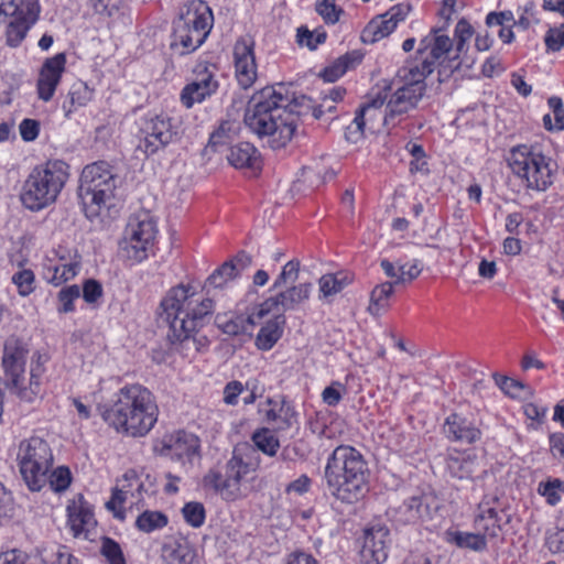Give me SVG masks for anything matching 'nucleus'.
Listing matches in <instances>:
<instances>
[{"label":"nucleus","instance_id":"f257e3e1","mask_svg":"<svg viewBox=\"0 0 564 564\" xmlns=\"http://www.w3.org/2000/svg\"><path fill=\"white\" fill-rule=\"evenodd\" d=\"M253 445L237 444L225 464L209 468L202 478L205 491L212 492L226 502H236L245 497L243 486L253 481L260 468L259 451L273 457L280 448V441L268 427L257 429L251 436Z\"/></svg>","mask_w":564,"mask_h":564},{"label":"nucleus","instance_id":"f03ea898","mask_svg":"<svg viewBox=\"0 0 564 564\" xmlns=\"http://www.w3.org/2000/svg\"><path fill=\"white\" fill-rule=\"evenodd\" d=\"M214 306V301L199 295L192 284L173 286L162 299V315L169 324L167 339L183 357L194 358L207 348V337H197V332L204 318L213 314Z\"/></svg>","mask_w":564,"mask_h":564},{"label":"nucleus","instance_id":"7ed1b4c3","mask_svg":"<svg viewBox=\"0 0 564 564\" xmlns=\"http://www.w3.org/2000/svg\"><path fill=\"white\" fill-rule=\"evenodd\" d=\"M102 421L118 434L133 438L147 436L159 420V405L154 393L139 382L126 383L110 402L99 404Z\"/></svg>","mask_w":564,"mask_h":564},{"label":"nucleus","instance_id":"20e7f679","mask_svg":"<svg viewBox=\"0 0 564 564\" xmlns=\"http://www.w3.org/2000/svg\"><path fill=\"white\" fill-rule=\"evenodd\" d=\"M274 86H267L251 97L245 122L259 137H267L269 147L284 148L293 138L299 117L289 108V97Z\"/></svg>","mask_w":564,"mask_h":564},{"label":"nucleus","instance_id":"39448f33","mask_svg":"<svg viewBox=\"0 0 564 564\" xmlns=\"http://www.w3.org/2000/svg\"><path fill=\"white\" fill-rule=\"evenodd\" d=\"M369 467L362 453L351 445L340 444L327 457L324 479L329 495L352 505L368 491Z\"/></svg>","mask_w":564,"mask_h":564},{"label":"nucleus","instance_id":"423d86ee","mask_svg":"<svg viewBox=\"0 0 564 564\" xmlns=\"http://www.w3.org/2000/svg\"><path fill=\"white\" fill-rule=\"evenodd\" d=\"M70 176V166L64 160L51 159L35 165L26 175L20 191L24 208L41 212L55 204Z\"/></svg>","mask_w":564,"mask_h":564},{"label":"nucleus","instance_id":"0eeeda50","mask_svg":"<svg viewBox=\"0 0 564 564\" xmlns=\"http://www.w3.org/2000/svg\"><path fill=\"white\" fill-rule=\"evenodd\" d=\"M214 28V12L204 0L187 1L174 19L171 50L178 55L197 51L208 39Z\"/></svg>","mask_w":564,"mask_h":564},{"label":"nucleus","instance_id":"6e6552de","mask_svg":"<svg viewBox=\"0 0 564 564\" xmlns=\"http://www.w3.org/2000/svg\"><path fill=\"white\" fill-rule=\"evenodd\" d=\"M508 166L528 189L545 192L553 184L555 163L541 143H521L509 150Z\"/></svg>","mask_w":564,"mask_h":564},{"label":"nucleus","instance_id":"1a4fd4ad","mask_svg":"<svg viewBox=\"0 0 564 564\" xmlns=\"http://www.w3.org/2000/svg\"><path fill=\"white\" fill-rule=\"evenodd\" d=\"M117 188L112 166L105 161L86 165L80 174L78 197L85 216L93 220L112 206Z\"/></svg>","mask_w":564,"mask_h":564},{"label":"nucleus","instance_id":"9d476101","mask_svg":"<svg viewBox=\"0 0 564 564\" xmlns=\"http://www.w3.org/2000/svg\"><path fill=\"white\" fill-rule=\"evenodd\" d=\"M508 522L509 520H503L502 510L480 503L473 518L474 532L449 528L444 532L443 539L458 549L481 553L487 551L489 541L499 539Z\"/></svg>","mask_w":564,"mask_h":564},{"label":"nucleus","instance_id":"9b49d317","mask_svg":"<svg viewBox=\"0 0 564 564\" xmlns=\"http://www.w3.org/2000/svg\"><path fill=\"white\" fill-rule=\"evenodd\" d=\"M15 460L28 488L40 491L46 482L54 460L50 444L35 435L23 438L18 445Z\"/></svg>","mask_w":564,"mask_h":564},{"label":"nucleus","instance_id":"f8f14e48","mask_svg":"<svg viewBox=\"0 0 564 564\" xmlns=\"http://www.w3.org/2000/svg\"><path fill=\"white\" fill-rule=\"evenodd\" d=\"M135 150L145 158L165 150L176 138L177 130L173 118L167 113L148 112L134 122Z\"/></svg>","mask_w":564,"mask_h":564},{"label":"nucleus","instance_id":"ddd939ff","mask_svg":"<svg viewBox=\"0 0 564 564\" xmlns=\"http://www.w3.org/2000/svg\"><path fill=\"white\" fill-rule=\"evenodd\" d=\"M153 486L150 475L143 476L135 469H128L121 478L117 480L116 487L111 490V497L106 502V508L112 512L113 517L119 520L126 518V503L131 507L144 506V498L149 495L150 488Z\"/></svg>","mask_w":564,"mask_h":564},{"label":"nucleus","instance_id":"4468645a","mask_svg":"<svg viewBox=\"0 0 564 564\" xmlns=\"http://www.w3.org/2000/svg\"><path fill=\"white\" fill-rule=\"evenodd\" d=\"M159 228L149 215L131 218L124 230L122 250L132 263H141L154 254Z\"/></svg>","mask_w":564,"mask_h":564},{"label":"nucleus","instance_id":"2eb2a0df","mask_svg":"<svg viewBox=\"0 0 564 564\" xmlns=\"http://www.w3.org/2000/svg\"><path fill=\"white\" fill-rule=\"evenodd\" d=\"M387 93H378L375 97L365 101L355 112V118L345 130V138L351 143L358 142L365 130L375 131L381 126L394 127L398 121L388 118Z\"/></svg>","mask_w":564,"mask_h":564},{"label":"nucleus","instance_id":"dca6fc26","mask_svg":"<svg viewBox=\"0 0 564 564\" xmlns=\"http://www.w3.org/2000/svg\"><path fill=\"white\" fill-rule=\"evenodd\" d=\"M444 28H432L430 33L420 42L417 50V63L408 67L416 68L419 74L427 77L437 66L449 64L452 57L453 41L446 34Z\"/></svg>","mask_w":564,"mask_h":564},{"label":"nucleus","instance_id":"f3484780","mask_svg":"<svg viewBox=\"0 0 564 564\" xmlns=\"http://www.w3.org/2000/svg\"><path fill=\"white\" fill-rule=\"evenodd\" d=\"M29 355L28 345L18 337H10L4 341L1 366L3 369L4 386L22 401V390H26L25 366Z\"/></svg>","mask_w":564,"mask_h":564},{"label":"nucleus","instance_id":"a211bd4d","mask_svg":"<svg viewBox=\"0 0 564 564\" xmlns=\"http://www.w3.org/2000/svg\"><path fill=\"white\" fill-rule=\"evenodd\" d=\"M402 72L404 84L390 94L386 101L388 118L393 121L416 108L426 90V77L419 74L416 68L404 67Z\"/></svg>","mask_w":564,"mask_h":564},{"label":"nucleus","instance_id":"6ab92c4d","mask_svg":"<svg viewBox=\"0 0 564 564\" xmlns=\"http://www.w3.org/2000/svg\"><path fill=\"white\" fill-rule=\"evenodd\" d=\"M217 66L208 62H198L180 94V101L186 109L193 108L213 97L219 89Z\"/></svg>","mask_w":564,"mask_h":564},{"label":"nucleus","instance_id":"aec40b11","mask_svg":"<svg viewBox=\"0 0 564 564\" xmlns=\"http://www.w3.org/2000/svg\"><path fill=\"white\" fill-rule=\"evenodd\" d=\"M79 270L80 256L76 250L61 245L48 250L41 263L43 280L53 286H61L73 280Z\"/></svg>","mask_w":564,"mask_h":564},{"label":"nucleus","instance_id":"412c9836","mask_svg":"<svg viewBox=\"0 0 564 564\" xmlns=\"http://www.w3.org/2000/svg\"><path fill=\"white\" fill-rule=\"evenodd\" d=\"M234 75L238 86L247 90L258 79L256 44L250 37L240 36L232 46Z\"/></svg>","mask_w":564,"mask_h":564},{"label":"nucleus","instance_id":"4be33fe9","mask_svg":"<svg viewBox=\"0 0 564 564\" xmlns=\"http://www.w3.org/2000/svg\"><path fill=\"white\" fill-rule=\"evenodd\" d=\"M97 520L94 507L83 494L76 495L66 506V528L75 539H89L96 529Z\"/></svg>","mask_w":564,"mask_h":564},{"label":"nucleus","instance_id":"5701e85b","mask_svg":"<svg viewBox=\"0 0 564 564\" xmlns=\"http://www.w3.org/2000/svg\"><path fill=\"white\" fill-rule=\"evenodd\" d=\"M312 284L300 283L270 296L258 304V316L265 317L270 314H283L296 310L310 299Z\"/></svg>","mask_w":564,"mask_h":564},{"label":"nucleus","instance_id":"b1692460","mask_svg":"<svg viewBox=\"0 0 564 564\" xmlns=\"http://www.w3.org/2000/svg\"><path fill=\"white\" fill-rule=\"evenodd\" d=\"M40 13L39 0H29L23 9L18 10L13 15H9L10 20L4 29L6 45L11 48L21 46L31 29L39 21Z\"/></svg>","mask_w":564,"mask_h":564},{"label":"nucleus","instance_id":"393cba45","mask_svg":"<svg viewBox=\"0 0 564 564\" xmlns=\"http://www.w3.org/2000/svg\"><path fill=\"white\" fill-rule=\"evenodd\" d=\"M66 54L63 52L44 61L36 80V93L39 99L47 102L54 97L66 69Z\"/></svg>","mask_w":564,"mask_h":564},{"label":"nucleus","instance_id":"a878e982","mask_svg":"<svg viewBox=\"0 0 564 564\" xmlns=\"http://www.w3.org/2000/svg\"><path fill=\"white\" fill-rule=\"evenodd\" d=\"M161 444V454L177 460L193 462L196 456H199L200 440L184 430L166 435Z\"/></svg>","mask_w":564,"mask_h":564},{"label":"nucleus","instance_id":"bb28decb","mask_svg":"<svg viewBox=\"0 0 564 564\" xmlns=\"http://www.w3.org/2000/svg\"><path fill=\"white\" fill-rule=\"evenodd\" d=\"M475 35V29L465 18L457 21L454 35H453V48L452 57L449 58V67L458 69L463 65L470 66L475 58L469 54L470 40Z\"/></svg>","mask_w":564,"mask_h":564},{"label":"nucleus","instance_id":"cd10ccee","mask_svg":"<svg viewBox=\"0 0 564 564\" xmlns=\"http://www.w3.org/2000/svg\"><path fill=\"white\" fill-rule=\"evenodd\" d=\"M388 530L371 528L365 530L364 542L359 552L362 564H382L388 557Z\"/></svg>","mask_w":564,"mask_h":564},{"label":"nucleus","instance_id":"c85d7f7f","mask_svg":"<svg viewBox=\"0 0 564 564\" xmlns=\"http://www.w3.org/2000/svg\"><path fill=\"white\" fill-rule=\"evenodd\" d=\"M444 433L452 442L474 444L481 438V431L474 421L459 413H451L444 423Z\"/></svg>","mask_w":564,"mask_h":564},{"label":"nucleus","instance_id":"c756f323","mask_svg":"<svg viewBox=\"0 0 564 564\" xmlns=\"http://www.w3.org/2000/svg\"><path fill=\"white\" fill-rule=\"evenodd\" d=\"M259 413L265 423L274 426L275 431H286L296 421L294 408L284 400L276 401L268 398L264 408L259 409Z\"/></svg>","mask_w":564,"mask_h":564},{"label":"nucleus","instance_id":"7c9ffc66","mask_svg":"<svg viewBox=\"0 0 564 564\" xmlns=\"http://www.w3.org/2000/svg\"><path fill=\"white\" fill-rule=\"evenodd\" d=\"M478 466V456L471 449L449 448L445 457L448 474L457 479H470Z\"/></svg>","mask_w":564,"mask_h":564},{"label":"nucleus","instance_id":"2f4dec72","mask_svg":"<svg viewBox=\"0 0 564 564\" xmlns=\"http://www.w3.org/2000/svg\"><path fill=\"white\" fill-rule=\"evenodd\" d=\"M227 160L237 170H249L254 174L262 170L261 153L250 142H239L230 147Z\"/></svg>","mask_w":564,"mask_h":564},{"label":"nucleus","instance_id":"473e14b6","mask_svg":"<svg viewBox=\"0 0 564 564\" xmlns=\"http://www.w3.org/2000/svg\"><path fill=\"white\" fill-rule=\"evenodd\" d=\"M251 257L245 251H240L235 258L225 261L221 265L216 268L212 274L207 278L205 285L207 288L223 289L230 281L235 280L239 275V269L237 264L242 268L251 263Z\"/></svg>","mask_w":564,"mask_h":564},{"label":"nucleus","instance_id":"72a5a7b5","mask_svg":"<svg viewBox=\"0 0 564 564\" xmlns=\"http://www.w3.org/2000/svg\"><path fill=\"white\" fill-rule=\"evenodd\" d=\"M271 315L272 317L261 325L254 339V346L261 351L271 350L284 333L285 316L283 314Z\"/></svg>","mask_w":564,"mask_h":564},{"label":"nucleus","instance_id":"f704fd0d","mask_svg":"<svg viewBox=\"0 0 564 564\" xmlns=\"http://www.w3.org/2000/svg\"><path fill=\"white\" fill-rule=\"evenodd\" d=\"M364 56L365 54L360 50L349 51L325 66L321 70L319 77L326 83H335L348 70L355 69L361 64Z\"/></svg>","mask_w":564,"mask_h":564},{"label":"nucleus","instance_id":"c9c22d12","mask_svg":"<svg viewBox=\"0 0 564 564\" xmlns=\"http://www.w3.org/2000/svg\"><path fill=\"white\" fill-rule=\"evenodd\" d=\"M196 551L186 539H175L163 544L161 557L164 564H192Z\"/></svg>","mask_w":564,"mask_h":564},{"label":"nucleus","instance_id":"e433bc0d","mask_svg":"<svg viewBox=\"0 0 564 564\" xmlns=\"http://www.w3.org/2000/svg\"><path fill=\"white\" fill-rule=\"evenodd\" d=\"M89 3L96 14L113 23L130 20V0H89Z\"/></svg>","mask_w":564,"mask_h":564},{"label":"nucleus","instance_id":"4c0bfd02","mask_svg":"<svg viewBox=\"0 0 564 564\" xmlns=\"http://www.w3.org/2000/svg\"><path fill=\"white\" fill-rule=\"evenodd\" d=\"M487 28L499 26L498 37L503 44H511L516 40L513 28L517 24L511 10L490 11L485 18Z\"/></svg>","mask_w":564,"mask_h":564},{"label":"nucleus","instance_id":"58836bf2","mask_svg":"<svg viewBox=\"0 0 564 564\" xmlns=\"http://www.w3.org/2000/svg\"><path fill=\"white\" fill-rule=\"evenodd\" d=\"M380 267L387 276L395 279V283L411 282L415 280L423 270V263L419 259L405 263L398 262L397 265L383 259L380 262Z\"/></svg>","mask_w":564,"mask_h":564},{"label":"nucleus","instance_id":"ea45409f","mask_svg":"<svg viewBox=\"0 0 564 564\" xmlns=\"http://www.w3.org/2000/svg\"><path fill=\"white\" fill-rule=\"evenodd\" d=\"M95 96L94 88H90L87 83L77 80L69 87L67 98L63 104V110L66 118L77 111L79 108L86 107Z\"/></svg>","mask_w":564,"mask_h":564},{"label":"nucleus","instance_id":"a19ab883","mask_svg":"<svg viewBox=\"0 0 564 564\" xmlns=\"http://www.w3.org/2000/svg\"><path fill=\"white\" fill-rule=\"evenodd\" d=\"M264 317L258 316V306L249 314H236L220 324L221 330L230 336L252 335L254 327Z\"/></svg>","mask_w":564,"mask_h":564},{"label":"nucleus","instance_id":"79ce46f5","mask_svg":"<svg viewBox=\"0 0 564 564\" xmlns=\"http://www.w3.org/2000/svg\"><path fill=\"white\" fill-rule=\"evenodd\" d=\"M391 17L386 13L379 17V20H371L361 31L360 40L365 44L376 43L390 35L398 26Z\"/></svg>","mask_w":564,"mask_h":564},{"label":"nucleus","instance_id":"37998d69","mask_svg":"<svg viewBox=\"0 0 564 564\" xmlns=\"http://www.w3.org/2000/svg\"><path fill=\"white\" fill-rule=\"evenodd\" d=\"M351 283V278L343 272L323 274L318 279L319 300L329 301Z\"/></svg>","mask_w":564,"mask_h":564},{"label":"nucleus","instance_id":"c03bdc74","mask_svg":"<svg viewBox=\"0 0 564 564\" xmlns=\"http://www.w3.org/2000/svg\"><path fill=\"white\" fill-rule=\"evenodd\" d=\"M394 293L392 282H383L376 285L370 293L368 313L372 316H381L390 307V299Z\"/></svg>","mask_w":564,"mask_h":564},{"label":"nucleus","instance_id":"a18cd8bd","mask_svg":"<svg viewBox=\"0 0 564 564\" xmlns=\"http://www.w3.org/2000/svg\"><path fill=\"white\" fill-rule=\"evenodd\" d=\"M169 524V517L159 510H144L141 512L134 522L138 531L143 533H152L164 529Z\"/></svg>","mask_w":564,"mask_h":564},{"label":"nucleus","instance_id":"49530a36","mask_svg":"<svg viewBox=\"0 0 564 564\" xmlns=\"http://www.w3.org/2000/svg\"><path fill=\"white\" fill-rule=\"evenodd\" d=\"M538 494L545 499L549 506H556L564 495V480L560 478H547L538 485Z\"/></svg>","mask_w":564,"mask_h":564},{"label":"nucleus","instance_id":"de8ad7c7","mask_svg":"<svg viewBox=\"0 0 564 564\" xmlns=\"http://www.w3.org/2000/svg\"><path fill=\"white\" fill-rule=\"evenodd\" d=\"M314 7L315 12L328 26L337 24L345 14V10L336 3V0H316Z\"/></svg>","mask_w":564,"mask_h":564},{"label":"nucleus","instance_id":"09e8293b","mask_svg":"<svg viewBox=\"0 0 564 564\" xmlns=\"http://www.w3.org/2000/svg\"><path fill=\"white\" fill-rule=\"evenodd\" d=\"M18 294L22 297L30 296L36 289L35 274L31 269L21 268L11 278Z\"/></svg>","mask_w":564,"mask_h":564},{"label":"nucleus","instance_id":"8fccbe9b","mask_svg":"<svg viewBox=\"0 0 564 564\" xmlns=\"http://www.w3.org/2000/svg\"><path fill=\"white\" fill-rule=\"evenodd\" d=\"M181 512L185 523L194 529L203 527L206 521V509L203 502H185L181 509Z\"/></svg>","mask_w":564,"mask_h":564},{"label":"nucleus","instance_id":"3c124183","mask_svg":"<svg viewBox=\"0 0 564 564\" xmlns=\"http://www.w3.org/2000/svg\"><path fill=\"white\" fill-rule=\"evenodd\" d=\"M45 372V367L43 365H33L31 364L30 370V379L26 384V390H22V401L24 402H33L41 393L42 386V376Z\"/></svg>","mask_w":564,"mask_h":564},{"label":"nucleus","instance_id":"603ef678","mask_svg":"<svg viewBox=\"0 0 564 564\" xmlns=\"http://www.w3.org/2000/svg\"><path fill=\"white\" fill-rule=\"evenodd\" d=\"M80 297V288L77 284L67 285L57 293V312L67 314L75 312V301Z\"/></svg>","mask_w":564,"mask_h":564},{"label":"nucleus","instance_id":"864d4df0","mask_svg":"<svg viewBox=\"0 0 564 564\" xmlns=\"http://www.w3.org/2000/svg\"><path fill=\"white\" fill-rule=\"evenodd\" d=\"M101 555L108 564H127L126 556L120 544L109 536L101 539Z\"/></svg>","mask_w":564,"mask_h":564},{"label":"nucleus","instance_id":"5fc2aeb1","mask_svg":"<svg viewBox=\"0 0 564 564\" xmlns=\"http://www.w3.org/2000/svg\"><path fill=\"white\" fill-rule=\"evenodd\" d=\"M232 141L231 123L226 121L221 122L218 128L210 133L208 140V148L213 152H218L221 148L228 145Z\"/></svg>","mask_w":564,"mask_h":564},{"label":"nucleus","instance_id":"6e6d98bb","mask_svg":"<svg viewBox=\"0 0 564 564\" xmlns=\"http://www.w3.org/2000/svg\"><path fill=\"white\" fill-rule=\"evenodd\" d=\"M546 53H557L564 48V22L550 26L544 34Z\"/></svg>","mask_w":564,"mask_h":564},{"label":"nucleus","instance_id":"4d7b16f0","mask_svg":"<svg viewBox=\"0 0 564 564\" xmlns=\"http://www.w3.org/2000/svg\"><path fill=\"white\" fill-rule=\"evenodd\" d=\"M300 272V261L296 259H292L288 261L280 272V274L274 280L271 290H275L285 285L288 283H294L299 278Z\"/></svg>","mask_w":564,"mask_h":564},{"label":"nucleus","instance_id":"13d9d810","mask_svg":"<svg viewBox=\"0 0 564 564\" xmlns=\"http://www.w3.org/2000/svg\"><path fill=\"white\" fill-rule=\"evenodd\" d=\"M296 37L300 45L315 50L326 41L327 34L324 31H310L307 28L301 26L297 29Z\"/></svg>","mask_w":564,"mask_h":564},{"label":"nucleus","instance_id":"bf43d9fd","mask_svg":"<svg viewBox=\"0 0 564 564\" xmlns=\"http://www.w3.org/2000/svg\"><path fill=\"white\" fill-rule=\"evenodd\" d=\"M544 546L552 554L564 553V528H549L544 535Z\"/></svg>","mask_w":564,"mask_h":564},{"label":"nucleus","instance_id":"052dcab7","mask_svg":"<svg viewBox=\"0 0 564 564\" xmlns=\"http://www.w3.org/2000/svg\"><path fill=\"white\" fill-rule=\"evenodd\" d=\"M82 296L84 301L94 307L98 305L99 300L104 295V289L99 281L95 279H87L83 282Z\"/></svg>","mask_w":564,"mask_h":564},{"label":"nucleus","instance_id":"680f3d73","mask_svg":"<svg viewBox=\"0 0 564 564\" xmlns=\"http://www.w3.org/2000/svg\"><path fill=\"white\" fill-rule=\"evenodd\" d=\"M72 482V474L68 467H57L50 477V485L56 492L65 491Z\"/></svg>","mask_w":564,"mask_h":564},{"label":"nucleus","instance_id":"e2e57ef3","mask_svg":"<svg viewBox=\"0 0 564 564\" xmlns=\"http://www.w3.org/2000/svg\"><path fill=\"white\" fill-rule=\"evenodd\" d=\"M522 409L525 417L531 421L530 426L533 429H536L544 422L547 413L546 406L539 405L533 402L523 404Z\"/></svg>","mask_w":564,"mask_h":564},{"label":"nucleus","instance_id":"0e129e2a","mask_svg":"<svg viewBox=\"0 0 564 564\" xmlns=\"http://www.w3.org/2000/svg\"><path fill=\"white\" fill-rule=\"evenodd\" d=\"M48 564H82V562L73 554L69 546L59 544L51 553Z\"/></svg>","mask_w":564,"mask_h":564},{"label":"nucleus","instance_id":"69168bd1","mask_svg":"<svg viewBox=\"0 0 564 564\" xmlns=\"http://www.w3.org/2000/svg\"><path fill=\"white\" fill-rule=\"evenodd\" d=\"M245 391V386L239 380L226 383L223 391V401L227 405L235 406L239 403V397Z\"/></svg>","mask_w":564,"mask_h":564},{"label":"nucleus","instance_id":"338daca9","mask_svg":"<svg viewBox=\"0 0 564 564\" xmlns=\"http://www.w3.org/2000/svg\"><path fill=\"white\" fill-rule=\"evenodd\" d=\"M547 106L553 111L555 120V131H564V105L558 96H551L547 99Z\"/></svg>","mask_w":564,"mask_h":564},{"label":"nucleus","instance_id":"774afa93","mask_svg":"<svg viewBox=\"0 0 564 564\" xmlns=\"http://www.w3.org/2000/svg\"><path fill=\"white\" fill-rule=\"evenodd\" d=\"M30 555L20 549H10L0 554V564H29Z\"/></svg>","mask_w":564,"mask_h":564}]
</instances>
